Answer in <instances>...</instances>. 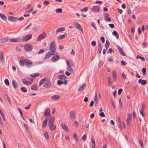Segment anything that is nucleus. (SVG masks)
Masks as SVG:
<instances>
[{
    "label": "nucleus",
    "mask_w": 148,
    "mask_h": 148,
    "mask_svg": "<svg viewBox=\"0 0 148 148\" xmlns=\"http://www.w3.org/2000/svg\"><path fill=\"white\" fill-rule=\"evenodd\" d=\"M19 64L21 66H23L25 64L27 67L30 68L33 66V62L27 58L25 59L22 57L19 61Z\"/></svg>",
    "instance_id": "nucleus-1"
},
{
    "label": "nucleus",
    "mask_w": 148,
    "mask_h": 148,
    "mask_svg": "<svg viewBox=\"0 0 148 148\" xmlns=\"http://www.w3.org/2000/svg\"><path fill=\"white\" fill-rule=\"evenodd\" d=\"M51 86V84L50 81L49 79L46 80L43 86L46 89L50 88Z\"/></svg>",
    "instance_id": "nucleus-2"
},
{
    "label": "nucleus",
    "mask_w": 148,
    "mask_h": 148,
    "mask_svg": "<svg viewBox=\"0 0 148 148\" xmlns=\"http://www.w3.org/2000/svg\"><path fill=\"white\" fill-rule=\"evenodd\" d=\"M56 44L54 41H52L51 43L50 48L51 50V52L54 53L56 51L55 47Z\"/></svg>",
    "instance_id": "nucleus-3"
},
{
    "label": "nucleus",
    "mask_w": 148,
    "mask_h": 148,
    "mask_svg": "<svg viewBox=\"0 0 148 148\" xmlns=\"http://www.w3.org/2000/svg\"><path fill=\"white\" fill-rule=\"evenodd\" d=\"M29 81H27L26 79H22V82L23 84L26 85H30L33 81L32 79H28Z\"/></svg>",
    "instance_id": "nucleus-4"
},
{
    "label": "nucleus",
    "mask_w": 148,
    "mask_h": 148,
    "mask_svg": "<svg viewBox=\"0 0 148 148\" xmlns=\"http://www.w3.org/2000/svg\"><path fill=\"white\" fill-rule=\"evenodd\" d=\"M25 50L27 52L30 51L33 49L32 46L29 44H26L24 47Z\"/></svg>",
    "instance_id": "nucleus-5"
},
{
    "label": "nucleus",
    "mask_w": 148,
    "mask_h": 148,
    "mask_svg": "<svg viewBox=\"0 0 148 148\" xmlns=\"http://www.w3.org/2000/svg\"><path fill=\"white\" fill-rule=\"evenodd\" d=\"M32 37V34H30L23 36L22 38V41L23 42H26L30 39Z\"/></svg>",
    "instance_id": "nucleus-6"
},
{
    "label": "nucleus",
    "mask_w": 148,
    "mask_h": 148,
    "mask_svg": "<svg viewBox=\"0 0 148 148\" xmlns=\"http://www.w3.org/2000/svg\"><path fill=\"white\" fill-rule=\"evenodd\" d=\"M46 34L45 32H43L37 37V40H42L46 36Z\"/></svg>",
    "instance_id": "nucleus-7"
},
{
    "label": "nucleus",
    "mask_w": 148,
    "mask_h": 148,
    "mask_svg": "<svg viewBox=\"0 0 148 148\" xmlns=\"http://www.w3.org/2000/svg\"><path fill=\"white\" fill-rule=\"evenodd\" d=\"M74 23L75 24V27L78 29L80 30L81 32H83V29L82 27H81V26L80 24L76 22Z\"/></svg>",
    "instance_id": "nucleus-8"
},
{
    "label": "nucleus",
    "mask_w": 148,
    "mask_h": 148,
    "mask_svg": "<svg viewBox=\"0 0 148 148\" xmlns=\"http://www.w3.org/2000/svg\"><path fill=\"white\" fill-rule=\"evenodd\" d=\"M66 62L68 66L72 67L74 65L73 62L71 60H67Z\"/></svg>",
    "instance_id": "nucleus-9"
},
{
    "label": "nucleus",
    "mask_w": 148,
    "mask_h": 148,
    "mask_svg": "<svg viewBox=\"0 0 148 148\" xmlns=\"http://www.w3.org/2000/svg\"><path fill=\"white\" fill-rule=\"evenodd\" d=\"M53 54L54 53H52L50 51L48 52L46 54L45 57L44 58V59L46 60L50 57L51 55H53Z\"/></svg>",
    "instance_id": "nucleus-10"
},
{
    "label": "nucleus",
    "mask_w": 148,
    "mask_h": 148,
    "mask_svg": "<svg viewBox=\"0 0 148 148\" xmlns=\"http://www.w3.org/2000/svg\"><path fill=\"white\" fill-rule=\"evenodd\" d=\"M100 9V7L99 6L97 5L93 6L92 8V10L96 12H98L99 11Z\"/></svg>",
    "instance_id": "nucleus-11"
},
{
    "label": "nucleus",
    "mask_w": 148,
    "mask_h": 148,
    "mask_svg": "<svg viewBox=\"0 0 148 148\" xmlns=\"http://www.w3.org/2000/svg\"><path fill=\"white\" fill-rule=\"evenodd\" d=\"M138 82L139 84H141L143 85H145L147 84V81L145 80H142L141 79H138Z\"/></svg>",
    "instance_id": "nucleus-12"
},
{
    "label": "nucleus",
    "mask_w": 148,
    "mask_h": 148,
    "mask_svg": "<svg viewBox=\"0 0 148 148\" xmlns=\"http://www.w3.org/2000/svg\"><path fill=\"white\" fill-rule=\"evenodd\" d=\"M117 47V49L121 54L122 56H125V54L122 48L119 45H118Z\"/></svg>",
    "instance_id": "nucleus-13"
},
{
    "label": "nucleus",
    "mask_w": 148,
    "mask_h": 148,
    "mask_svg": "<svg viewBox=\"0 0 148 148\" xmlns=\"http://www.w3.org/2000/svg\"><path fill=\"white\" fill-rule=\"evenodd\" d=\"M67 81L66 80H65L64 82L60 80H58L57 82V84L58 85H60L62 84H64L65 85L67 84Z\"/></svg>",
    "instance_id": "nucleus-14"
},
{
    "label": "nucleus",
    "mask_w": 148,
    "mask_h": 148,
    "mask_svg": "<svg viewBox=\"0 0 148 148\" xmlns=\"http://www.w3.org/2000/svg\"><path fill=\"white\" fill-rule=\"evenodd\" d=\"M61 125L63 129H64V130L66 132H68L69 131V130L68 129L67 126L66 125H65L63 122H61Z\"/></svg>",
    "instance_id": "nucleus-15"
},
{
    "label": "nucleus",
    "mask_w": 148,
    "mask_h": 148,
    "mask_svg": "<svg viewBox=\"0 0 148 148\" xmlns=\"http://www.w3.org/2000/svg\"><path fill=\"white\" fill-rule=\"evenodd\" d=\"M49 127L50 130L52 131L55 130L56 128V126L54 124H51L48 125Z\"/></svg>",
    "instance_id": "nucleus-16"
},
{
    "label": "nucleus",
    "mask_w": 148,
    "mask_h": 148,
    "mask_svg": "<svg viewBox=\"0 0 148 148\" xmlns=\"http://www.w3.org/2000/svg\"><path fill=\"white\" fill-rule=\"evenodd\" d=\"M67 36L66 33H65L63 34L59 35L57 37V39L58 40H62L65 38Z\"/></svg>",
    "instance_id": "nucleus-17"
},
{
    "label": "nucleus",
    "mask_w": 148,
    "mask_h": 148,
    "mask_svg": "<svg viewBox=\"0 0 148 148\" xmlns=\"http://www.w3.org/2000/svg\"><path fill=\"white\" fill-rule=\"evenodd\" d=\"M48 118V117H46L45 119L43 121L42 125V128H45L46 127L47 125V121Z\"/></svg>",
    "instance_id": "nucleus-18"
},
{
    "label": "nucleus",
    "mask_w": 148,
    "mask_h": 148,
    "mask_svg": "<svg viewBox=\"0 0 148 148\" xmlns=\"http://www.w3.org/2000/svg\"><path fill=\"white\" fill-rule=\"evenodd\" d=\"M60 56L58 55L54 56L51 58L52 61L53 62H56L60 59Z\"/></svg>",
    "instance_id": "nucleus-19"
},
{
    "label": "nucleus",
    "mask_w": 148,
    "mask_h": 148,
    "mask_svg": "<svg viewBox=\"0 0 148 148\" xmlns=\"http://www.w3.org/2000/svg\"><path fill=\"white\" fill-rule=\"evenodd\" d=\"M8 19L9 21L14 22L17 20V17L10 16L8 17Z\"/></svg>",
    "instance_id": "nucleus-20"
},
{
    "label": "nucleus",
    "mask_w": 148,
    "mask_h": 148,
    "mask_svg": "<svg viewBox=\"0 0 148 148\" xmlns=\"http://www.w3.org/2000/svg\"><path fill=\"white\" fill-rule=\"evenodd\" d=\"M70 115L71 118L72 119H75V113L74 111H71L70 112Z\"/></svg>",
    "instance_id": "nucleus-21"
},
{
    "label": "nucleus",
    "mask_w": 148,
    "mask_h": 148,
    "mask_svg": "<svg viewBox=\"0 0 148 148\" xmlns=\"http://www.w3.org/2000/svg\"><path fill=\"white\" fill-rule=\"evenodd\" d=\"M12 84L13 86L14 89H16L18 88V85L17 82L14 80H13L12 81Z\"/></svg>",
    "instance_id": "nucleus-22"
},
{
    "label": "nucleus",
    "mask_w": 148,
    "mask_h": 148,
    "mask_svg": "<svg viewBox=\"0 0 148 148\" xmlns=\"http://www.w3.org/2000/svg\"><path fill=\"white\" fill-rule=\"evenodd\" d=\"M112 76L114 80L116 81L117 80V75L116 71L113 70L112 72Z\"/></svg>",
    "instance_id": "nucleus-23"
},
{
    "label": "nucleus",
    "mask_w": 148,
    "mask_h": 148,
    "mask_svg": "<svg viewBox=\"0 0 148 148\" xmlns=\"http://www.w3.org/2000/svg\"><path fill=\"white\" fill-rule=\"evenodd\" d=\"M48 115H49V117H50V110L49 109V108L46 109L44 112V115L45 116H46Z\"/></svg>",
    "instance_id": "nucleus-24"
},
{
    "label": "nucleus",
    "mask_w": 148,
    "mask_h": 148,
    "mask_svg": "<svg viewBox=\"0 0 148 148\" xmlns=\"http://www.w3.org/2000/svg\"><path fill=\"white\" fill-rule=\"evenodd\" d=\"M54 119L55 118L54 117H50L48 125L53 124L54 121Z\"/></svg>",
    "instance_id": "nucleus-25"
},
{
    "label": "nucleus",
    "mask_w": 148,
    "mask_h": 148,
    "mask_svg": "<svg viewBox=\"0 0 148 148\" xmlns=\"http://www.w3.org/2000/svg\"><path fill=\"white\" fill-rule=\"evenodd\" d=\"M65 28L64 27H60L56 31V33L58 34V33L65 31Z\"/></svg>",
    "instance_id": "nucleus-26"
},
{
    "label": "nucleus",
    "mask_w": 148,
    "mask_h": 148,
    "mask_svg": "<svg viewBox=\"0 0 148 148\" xmlns=\"http://www.w3.org/2000/svg\"><path fill=\"white\" fill-rule=\"evenodd\" d=\"M58 78L60 80L62 79L65 80L67 79L66 77L64 75H59Z\"/></svg>",
    "instance_id": "nucleus-27"
},
{
    "label": "nucleus",
    "mask_w": 148,
    "mask_h": 148,
    "mask_svg": "<svg viewBox=\"0 0 148 148\" xmlns=\"http://www.w3.org/2000/svg\"><path fill=\"white\" fill-rule=\"evenodd\" d=\"M46 80V78L45 77L43 79L40 80L39 82L38 86L40 87L43 84H44L45 83V82Z\"/></svg>",
    "instance_id": "nucleus-28"
},
{
    "label": "nucleus",
    "mask_w": 148,
    "mask_h": 148,
    "mask_svg": "<svg viewBox=\"0 0 148 148\" xmlns=\"http://www.w3.org/2000/svg\"><path fill=\"white\" fill-rule=\"evenodd\" d=\"M38 89L37 85L36 84H34L31 86V89L34 91H36Z\"/></svg>",
    "instance_id": "nucleus-29"
},
{
    "label": "nucleus",
    "mask_w": 148,
    "mask_h": 148,
    "mask_svg": "<svg viewBox=\"0 0 148 148\" xmlns=\"http://www.w3.org/2000/svg\"><path fill=\"white\" fill-rule=\"evenodd\" d=\"M0 16L1 18L3 20L5 21H6L7 19V16H5L4 14L0 13Z\"/></svg>",
    "instance_id": "nucleus-30"
},
{
    "label": "nucleus",
    "mask_w": 148,
    "mask_h": 148,
    "mask_svg": "<svg viewBox=\"0 0 148 148\" xmlns=\"http://www.w3.org/2000/svg\"><path fill=\"white\" fill-rule=\"evenodd\" d=\"M8 40V37H5L3 38L0 40V42L1 43H4L7 42Z\"/></svg>",
    "instance_id": "nucleus-31"
},
{
    "label": "nucleus",
    "mask_w": 148,
    "mask_h": 148,
    "mask_svg": "<svg viewBox=\"0 0 148 148\" xmlns=\"http://www.w3.org/2000/svg\"><path fill=\"white\" fill-rule=\"evenodd\" d=\"M60 98V97L58 95H54L51 97V99L54 100H57Z\"/></svg>",
    "instance_id": "nucleus-32"
},
{
    "label": "nucleus",
    "mask_w": 148,
    "mask_h": 148,
    "mask_svg": "<svg viewBox=\"0 0 148 148\" xmlns=\"http://www.w3.org/2000/svg\"><path fill=\"white\" fill-rule=\"evenodd\" d=\"M10 40L11 42H20L21 41V40L20 39H15V38H12Z\"/></svg>",
    "instance_id": "nucleus-33"
},
{
    "label": "nucleus",
    "mask_w": 148,
    "mask_h": 148,
    "mask_svg": "<svg viewBox=\"0 0 148 148\" xmlns=\"http://www.w3.org/2000/svg\"><path fill=\"white\" fill-rule=\"evenodd\" d=\"M86 84L84 83L82 84V85L80 86V87L78 89L79 91H81L83 90L86 87Z\"/></svg>",
    "instance_id": "nucleus-34"
},
{
    "label": "nucleus",
    "mask_w": 148,
    "mask_h": 148,
    "mask_svg": "<svg viewBox=\"0 0 148 148\" xmlns=\"http://www.w3.org/2000/svg\"><path fill=\"white\" fill-rule=\"evenodd\" d=\"M88 7H86L83 9H80V10L82 12H87L88 10Z\"/></svg>",
    "instance_id": "nucleus-35"
},
{
    "label": "nucleus",
    "mask_w": 148,
    "mask_h": 148,
    "mask_svg": "<svg viewBox=\"0 0 148 148\" xmlns=\"http://www.w3.org/2000/svg\"><path fill=\"white\" fill-rule=\"evenodd\" d=\"M98 45L99 46V48H98L99 52V53H100L101 52V50H102L101 45V43H99L98 44Z\"/></svg>",
    "instance_id": "nucleus-36"
},
{
    "label": "nucleus",
    "mask_w": 148,
    "mask_h": 148,
    "mask_svg": "<svg viewBox=\"0 0 148 148\" xmlns=\"http://www.w3.org/2000/svg\"><path fill=\"white\" fill-rule=\"evenodd\" d=\"M3 53L2 51H1L0 53V59L2 61H3Z\"/></svg>",
    "instance_id": "nucleus-37"
},
{
    "label": "nucleus",
    "mask_w": 148,
    "mask_h": 148,
    "mask_svg": "<svg viewBox=\"0 0 148 148\" xmlns=\"http://www.w3.org/2000/svg\"><path fill=\"white\" fill-rule=\"evenodd\" d=\"M39 75V74L38 73H33L31 74L30 76L33 77H36L38 76Z\"/></svg>",
    "instance_id": "nucleus-38"
},
{
    "label": "nucleus",
    "mask_w": 148,
    "mask_h": 148,
    "mask_svg": "<svg viewBox=\"0 0 148 148\" xmlns=\"http://www.w3.org/2000/svg\"><path fill=\"white\" fill-rule=\"evenodd\" d=\"M110 44V43L109 42L108 40H106L105 44V47L107 49L108 47L109 46Z\"/></svg>",
    "instance_id": "nucleus-39"
},
{
    "label": "nucleus",
    "mask_w": 148,
    "mask_h": 148,
    "mask_svg": "<svg viewBox=\"0 0 148 148\" xmlns=\"http://www.w3.org/2000/svg\"><path fill=\"white\" fill-rule=\"evenodd\" d=\"M21 91L23 92H26L27 91V90L26 88L25 87H22L21 88Z\"/></svg>",
    "instance_id": "nucleus-40"
},
{
    "label": "nucleus",
    "mask_w": 148,
    "mask_h": 148,
    "mask_svg": "<svg viewBox=\"0 0 148 148\" xmlns=\"http://www.w3.org/2000/svg\"><path fill=\"white\" fill-rule=\"evenodd\" d=\"M67 70L71 73H73V70L71 67L68 66L67 68Z\"/></svg>",
    "instance_id": "nucleus-41"
},
{
    "label": "nucleus",
    "mask_w": 148,
    "mask_h": 148,
    "mask_svg": "<svg viewBox=\"0 0 148 148\" xmlns=\"http://www.w3.org/2000/svg\"><path fill=\"white\" fill-rule=\"evenodd\" d=\"M94 100L96 104L97 103V94L96 93L94 97Z\"/></svg>",
    "instance_id": "nucleus-42"
},
{
    "label": "nucleus",
    "mask_w": 148,
    "mask_h": 148,
    "mask_svg": "<svg viewBox=\"0 0 148 148\" xmlns=\"http://www.w3.org/2000/svg\"><path fill=\"white\" fill-rule=\"evenodd\" d=\"M108 84L109 85H110L112 84V81L110 77H108Z\"/></svg>",
    "instance_id": "nucleus-43"
},
{
    "label": "nucleus",
    "mask_w": 148,
    "mask_h": 148,
    "mask_svg": "<svg viewBox=\"0 0 148 148\" xmlns=\"http://www.w3.org/2000/svg\"><path fill=\"white\" fill-rule=\"evenodd\" d=\"M56 12L61 13L62 12V10L61 8H58L56 10Z\"/></svg>",
    "instance_id": "nucleus-44"
},
{
    "label": "nucleus",
    "mask_w": 148,
    "mask_h": 148,
    "mask_svg": "<svg viewBox=\"0 0 148 148\" xmlns=\"http://www.w3.org/2000/svg\"><path fill=\"white\" fill-rule=\"evenodd\" d=\"M91 25L95 29L97 30V27L95 25V23L92 22L91 23Z\"/></svg>",
    "instance_id": "nucleus-45"
},
{
    "label": "nucleus",
    "mask_w": 148,
    "mask_h": 148,
    "mask_svg": "<svg viewBox=\"0 0 148 148\" xmlns=\"http://www.w3.org/2000/svg\"><path fill=\"white\" fill-rule=\"evenodd\" d=\"M132 116V114L131 113L128 114H127V119L131 120V118Z\"/></svg>",
    "instance_id": "nucleus-46"
},
{
    "label": "nucleus",
    "mask_w": 148,
    "mask_h": 148,
    "mask_svg": "<svg viewBox=\"0 0 148 148\" xmlns=\"http://www.w3.org/2000/svg\"><path fill=\"white\" fill-rule=\"evenodd\" d=\"M44 135L47 139L48 140L49 139V136L47 132L45 133Z\"/></svg>",
    "instance_id": "nucleus-47"
},
{
    "label": "nucleus",
    "mask_w": 148,
    "mask_h": 148,
    "mask_svg": "<svg viewBox=\"0 0 148 148\" xmlns=\"http://www.w3.org/2000/svg\"><path fill=\"white\" fill-rule=\"evenodd\" d=\"M49 3L50 2L49 1H45L43 2L44 5H49Z\"/></svg>",
    "instance_id": "nucleus-48"
},
{
    "label": "nucleus",
    "mask_w": 148,
    "mask_h": 148,
    "mask_svg": "<svg viewBox=\"0 0 148 148\" xmlns=\"http://www.w3.org/2000/svg\"><path fill=\"white\" fill-rule=\"evenodd\" d=\"M32 24L31 23H29L28 25L25 27L24 30H27L28 28L31 26Z\"/></svg>",
    "instance_id": "nucleus-49"
},
{
    "label": "nucleus",
    "mask_w": 148,
    "mask_h": 148,
    "mask_svg": "<svg viewBox=\"0 0 148 148\" xmlns=\"http://www.w3.org/2000/svg\"><path fill=\"white\" fill-rule=\"evenodd\" d=\"M143 108H141L140 110V113L143 116V117H144L145 116V114L143 113Z\"/></svg>",
    "instance_id": "nucleus-50"
},
{
    "label": "nucleus",
    "mask_w": 148,
    "mask_h": 148,
    "mask_svg": "<svg viewBox=\"0 0 148 148\" xmlns=\"http://www.w3.org/2000/svg\"><path fill=\"white\" fill-rule=\"evenodd\" d=\"M139 143H140V145L141 147L142 148H143V147H144L143 144V142L141 140H139Z\"/></svg>",
    "instance_id": "nucleus-51"
},
{
    "label": "nucleus",
    "mask_w": 148,
    "mask_h": 148,
    "mask_svg": "<svg viewBox=\"0 0 148 148\" xmlns=\"http://www.w3.org/2000/svg\"><path fill=\"white\" fill-rule=\"evenodd\" d=\"M103 61H99L98 63V66L101 67L103 65Z\"/></svg>",
    "instance_id": "nucleus-52"
},
{
    "label": "nucleus",
    "mask_w": 148,
    "mask_h": 148,
    "mask_svg": "<svg viewBox=\"0 0 148 148\" xmlns=\"http://www.w3.org/2000/svg\"><path fill=\"white\" fill-rule=\"evenodd\" d=\"M5 84L7 86H9V82L8 79H6L5 80Z\"/></svg>",
    "instance_id": "nucleus-53"
},
{
    "label": "nucleus",
    "mask_w": 148,
    "mask_h": 148,
    "mask_svg": "<svg viewBox=\"0 0 148 148\" xmlns=\"http://www.w3.org/2000/svg\"><path fill=\"white\" fill-rule=\"evenodd\" d=\"M82 139L84 141H85L86 139V134H84L82 138Z\"/></svg>",
    "instance_id": "nucleus-54"
},
{
    "label": "nucleus",
    "mask_w": 148,
    "mask_h": 148,
    "mask_svg": "<svg viewBox=\"0 0 148 148\" xmlns=\"http://www.w3.org/2000/svg\"><path fill=\"white\" fill-rule=\"evenodd\" d=\"M142 72L143 75H145L146 73V69L145 68H143L142 69Z\"/></svg>",
    "instance_id": "nucleus-55"
},
{
    "label": "nucleus",
    "mask_w": 148,
    "mask_h": 148,
    "mask_svg": "<svg viewBox=\"0 0 148 148\" xmlns=\"http://www.w3.org/2000/svg\"><path fill=\"white\" fill-rule=\"evenodd\" d=\"M24 18L22 17H21L19 18L17 17V20H18L20 21H21L24 20Z\"/></svg>",
    "instance_id": "nucleus-56"
},
{
    "label": "nucleus",
    "mask_w": 148,
    "mask_h": 148,
    "mask_svg": "<svg viewBox=\"0 0 148 148\" xmlns=\"http://www.w3.org/2000/svg\"><path fill=\"white\" fill-rule=\"evenodd\" d=\"M33 10V7H32L29 10H27L26 12V13H31Z\"/></svg>",
    "instance_id": "nucleus-57"
},
{
    "label": "nucleus",
    "mask_w": 148,
    "mask_h": 148,
    "mask_svg": "<svg viewBox=\"0 0 148 148\" xmlns=\"http://www.w3.org/2000/svg\"><path fill=\"white\" fill-rule=\"evenodd\" d=\"M121 64L123 66H124V65H125L126 64H127V63L126 62L123 61V60H122V61L121 62Z\"/></svg>",
    "instance_id": "nucleus-58"
},
{
    "label": "nucleus",
    "mask_w": 148,
    "mask_h": 148,
    "mask_svg": "<svg viewBox=\"0 0 148 148\" xmlns=\"http://www.w3.org/2000/svg\"><path fill=\"white\" fill-rule=\"evenodd\" d=\"M44 52V50L43 49H41L38 52V53H37L38 54H41V53H43Z\"/></svg>",
    "instance_id": "nucleus-59"
},
{
    "label": "nucleus",
    "mask_w": 148,
    "mask_h": 148,
    "mask_svg": "<svg viewBox=\"0 0 148 148\" xmlns=\"http://www.w3.org/2000/svg\"><path fill=\"white\" fill-rule=\"evenodd\" d=\"M112 34L113 35L116 36L118 34L117 32L116 31H114L112 32Z\"/></svg>",
    "instance_id": "nucleus-60"
},
{
    "label": "nucleus",
    "mask_w": 148,
    "mask_h": 148,
    "mask_svg": "<svg viewBox=\"0 0 148 148\" xmlns=\"http://www.w3.org/2000/svg\"><path fill=\"white\" fill-rule=\"evenodd\" d=\"M100 116L102 117H104L105 116V115L103 112H101L99 114Z\"/></svg>",
    "instance_id": "nucleus-61"
},
{
    "label": "nucleus",
    "mask_w": 148,
    "mask_h": 148,
    "mask_svg": "<svg viewBox=\"0 0 148 148\" xmlns=\"http://www.w3.org/2000/svg\"><path fill=\"white\" fill-rule=\"evenodd\" d=\"M122 91H123V90L122 88L119 89L118 90V94L119 95H120L121 94Z\"/></svg>",
    "instance_id": "nucleus-62"
},
{
    "label": "nucleus",
    "mask_w": 148,
    "mask_h": 148,
    "mask_svg": "<svg viewBox=\"0 0 148 148\" xmlns=\"http://www.w3.org/2000/svg\"><path fill=\"white\" fill-rule=\"evenodd\" d=\"M100 39L102 43H104L105 42V38L104 37H101L100 38Z\"/></svg>",
    "instance_id": "nucleus-63"
},
{
    "label": "nucleus",
    "mask_w": 148,
    "mask_h": 148,
    "mask_svg": "<svg viewBox=\"0 0 148 148\" xmlns=\"http://www.w3.org/2000/svg\"><path fill=\"white\" fill-rule=\"evenodd\" d=\"M96 43L95 41H93L91 42V45L93 46H95L96 45Z\"/></svg>",
    "instance_id": "nucleus-64"
}]
</instances>
